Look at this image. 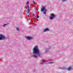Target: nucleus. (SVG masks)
Here are the masks:
<instances>
[{
  "instance_id": "1",
  "label": "nucleus",
  "mask_w": 73,
  "mask_h": 73,
  "mask_svg": "<svg viewBox=\"0 0 73 73\" xmlns=\"http://www.w3.org/2000/svg\"><path fill=\"white\" fill-rule=\"evenodd\" d=\"M33 54H34L33 56L34 57H35V58H36L37 56V55H35V54H38V53H39V49L38 48L37 46H35L34 47L33 49Z\"/></svg>"
},
{
  "instance_id": "2",
  "label": "nucleus",
  "mask_w": 73,
  "mask_h": 73,
  "mask_svg": "<svg viewBox=\"0 0 73 73\" xmlns=\"http://www.w3.org/2000/svg\"><path fill=\"white\" fill-rule=\"evenodd\" d=\"M41 11L42 12H43V13L44 14H46V12L47 10L46 9H45V7L44 6H43L41 8Z\"/></svg>"
},
{
  "instance_id": "3",
  "label": "nucleus",
  "mask_w": 73,
  "mask_h": 73,
  "mask_svg": "<svg viewBox=\"0 0 73 73\" xmlns=\"http://www.w3.org/2000/svg\"><path fill=\"white\" fill-rule=\"evenodd\" d=\"M6 38V37L4 35H0V40H5Z\"/></svg>"
},
{
  "instance_id": "4",
  "label": "nucleus",
  "mask_w": 73,
  "mask_h": 73,
  "mask_svg": "<svg viewBox=\"0 0 73 73\" xmlns=\"http://www.w3.org/2000/svg\"><path fill=\"white\" fill-rule=\"evenodd\" d=\"M51 17H50L49 18L50 20H52L53 18H54L55 17V15L53 14V13H51Z\"/></svg>"
},
{
  "instance_id": "5",
  "label": "nucleus",
  "mask_w": 73,
  "mask_h": 73,
  "mask_svg": "<svg viewBox=\"0 0 73 73\" xmlns=\"http://www.w3.org/2000/svg\"><path fill=\"white\" fill-rule=\"evenodd\" d=\"M47 31H49V29L48 28H46V29H44V30H43L44 32H45Z\"/></svg>"
},
{
  "instance_id": "6",
  "label": "nucleus",
  "mask_w": 73,
  "mask_h": 73,
  "mask_svg": "<svg viewBox=\"0 0 73 73\" xmlns=\"http://www.w3.org/2000/svg\"><path fill=\"white\" fill-rule=\"evenodd\" d=\"M32 38L31 37H30L29 36H28V40H30V39H32Z\"/></svg>"
},
{
  "instance_id": "7",
  "label": "nucleus",
  "mask_w": 73,
  "mask_h": 73,
  "mask_svg": "<svg viewBox=\"0 0 73 73\" xmlns=\"http://www.w3.org/2000/svg\"><path fill=\"white\" fill-rule=\"evenodd\" d=\"M28 18L29 19V23H31V20H30V19H29V16H28Z\"/></svg>"
},
{
  "instance_id": "8",
  "label": "nucleus",
  "mask_w": 73,
  "mask_h": 73,
  "mask_svg": "<svg viewBox=\"0 0 73 73\" xmlns=\"http://www.w3.org/2000/svg\"><path fill=\"white\" fill-rule=\"evenodd\" d=\"M7 24H5V25H3V27H5V25H7Z\"/></svg>"
},
{
  "instance_id": "9",
  "label": "nucleus",
  "mask_w": 73,
  "mask_h": 73,
  "mask_svg": "<svg viewBox=\"0 0 73 73\" xmlns=\"http://www.w3.org/2000/svg\"><path fill=\"white\" fill-rule=\"evenodd\" d=\"M30 10L29 9H28V13H30Z\"/></svg>"
},
{
  "instance_id": "10",
  "label": "nucleus",
  "mask_w": 73,
  "mask_h": 73,
  "mask_svg": "<svg viewBox=\"0 0 73 73\" xmlns=\"http://www.w3.org/2000/svg\"><path fill=\"white\" fill-rule=\"evenodd\" d=\"M38 17H39V16H38V15L37 14V16H36V18H38Z\"/></svg>"
},
{
  "instance_id": "11",
  "label": "nucleus",
  "mask_w": 73,
  "mask_h": 73,
  "mask_svg": "<svg viewBox=\"0 0 73 73\" xmlns=\"http://www.w3.org/2000/svg\"><path fill=\"white\" fill-rule=\"evenodd\" d=\"M71 67H68V70H70V69H71Z\"/></svg>"
},
{
  "instance_id": "12",
  "label": "nucleus",
  "mask_w": 73,
  "mask_h": 73,
  "mask_svg": "<svg viewBox=\"0 0 73 73\" xmlns=\"http://www.w3.org/2000/svg\"><path fill=\"white\" fill-rule=\"evenodd\" d=\"M33 4H35V1H34V0H33Z\"/></svg>"
},
{
  "instance_id": "13",
  "label": "nucleus",
  "mask_w": 73,
  "mask_h": 73,
  "mask_svg": "<svg viewBox=\"0 0 73 73\" xmlns=\"http://www.w3.org/2000/svg\"><path fill=\"white\" fill-rule=\"evenodd\" d=\"M17 31H19V28H17Z\"/></svg>"
},
{
  "instance_id": "14",
  "label": "nucleus",
  "mask_w": 73,
  "mask_h": 73,
  "mask_svg": "<svg viewBox=\"0 0 73 73\" xmlns=\"http://www.w3.org/2000/svg\"><path fill=\"white\" fill-rule=\"evenodd\" d=\"M41 62H44V60H41Z\"/></svg>"
},
{
  "instance_id": "15",
  "label": "nucleus",
  "mask_w": 73,
  "mask_h": 73,
  "mask_svg": "<svg viewBox=\"0 0 73 73\" xmlns=\"http://www.w3.org/2000/svg\"><path fill=\"white\" fill-rule=\"evenodd\" d=\"M26 39H28V36L26 37Z\"/></svg>"
},
{
  "instance_id": "16",
  "label": "nucleus",
  "mask_w": 73,
  "mask_h": 73,
  "mask_svg": "<svg viewBox=\"0 0 73 73\" xmlns=\"http://www.w3.org/2000/svg\"><path fill=\"white\" fill-rule=\"evenodd\" d=\"M66 1V0H62L63 1Z\"/></svg>"
},
{
  "instance_id": "17",
  "label": "nucleus",
  "mask_w": 73,
  "mask_h": 73,
  "mask_svg": "<svg viewBox=\"0 0 73 73\" xmlns=\"http://www.w3.org/2000/svg\"><path fill=\"white\" fill-rule=\"evenodd\" d=\"M41 64H43V63H40Z\"/></svg>"
},
{
  "instance_id": "18",
  "label": "nucleus",
  "mask_w": 73,
  "mask_h": 73,
  "mask_svg": "<svg viewBox=\"0 0 73 73\" xmlns=\"http://www.w3.org/2000/svg\"><path fill=\"white\" fill-rule=\"evenodd\" d=\"M27 4H28V2H27Z\"/></svg>"
},
{
  "instance_id": "19",
  "label": "nucleus",
  "mask_w": 73,
  "mask_h": 73,
  "mask_svg": "<svg viewBox=\"0 0 73 73\" xmlns=\"http://www.w3.org/2000/svg\"><path fill=\"white\" fill-rule=\"evenodd\" d=\"M29 7L28 5V8H29Z\"/></svg>"
},
{
  "instance_id": "20",
  "label": "nucleus",
  "mask_w": 73,
  "mask_h": 73,
  "mask_svg": "<svg viewBox=\"0 0 73 73\" xmlns=\"http://www.w3.org/2000/svg\"><path fill=\"white\" fill-rule=\"evenodd\" d=\"M29 3V1H28V4Z\"/></svg>"
},
{
  "instance_id": "21",
  "label": "nucleus",
  "mask_w": 73,
  "mask_h": 73,
  "mask_svg": "<svg viewBox=\"0 0 73 73\" xmlns=\"http://www.w3.org/2000/svg\"><path fill=\"white\" fill-rule=\"evenodd\" d=\"M50 63H51V62Z\"/></svg>"
}]
</instances>
